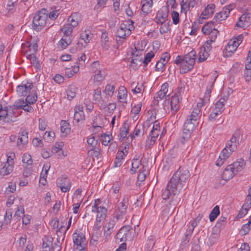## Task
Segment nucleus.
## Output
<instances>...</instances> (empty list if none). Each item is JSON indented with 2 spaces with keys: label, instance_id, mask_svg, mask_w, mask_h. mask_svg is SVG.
Instances as JSON below:
<instances>
[{
  "label": "nucleus",
  "instance_id": "1a4fd4ad",
  "mask_svg": "<svg viewBox=\"0 0 251 251\" xmlns=\"http://www.w3.org/2000/svg\"><path fill=\"white\" fill-rule=\"evenodd\" d=\"M168 92V84L167 83H164L161 89L157 92V96L154 97L153 102L154 104H158L159 100H162L164 99L166 100V97H169L170 94Z\"/></svg>",
  "mask_w": 251,
  "mask_h": 251
},
{
  "label": "nucleus",
  "instance_id": "7ed1b4c3",
  "mask_svg": "<svg viewBox=\"0 0 251 251\" xmlns=\"http://www.w3.org/2000/svg\"><path fill=\"white\" fill-rule=\"evenodd\" d=\"M48 11L46 9H42L36 13L33 19V28L36 31H40L45 27L48 20Z\"/></svg>",
  "mask_w": 251,
  "mask_h": 251
},
{
  "label": "nucleus",
  "instance_id": "cd10ccee",
  "mask_svg": "<svg viewBox=\"0 0 251 251\" xmlns=\"http://www.w3.org/2000/svg\"><path fill=\"white\" fill-rule=\"evenodd\" d=\"M125 151H121L117 152L116 157L114 161V167H120L122 165L124 157L125 156L127 153V151H126V148H125Z\"/></svg>",
  "mask_w": 251,
  "mask_h": 251
},
{
  "label": "nucleus",
  "instance_id": "f257e3e1",
  "mask_svg": "<svg viewBox=\"0 0 251 251\" xmlns=\"http://www.w3.org/2000/svg\"><path fill=\"white\" fill-rule=\"evenodd\" d=\"M190 176L189 171L183 167H180L175 173L162 194L163 200L170 199L162 210L163 214L168 215L173 213L181 200L176 194L185 186Z\"/></svg>",
  "mask_w": 251,
  "mask_h": 251
},
{
  "label": "nucleus",
  "instance_id": "f03ea898",
  "mask_svg": "<svg viewBox=\"0 0 251 251\" xmlns=\"http://www.w3.org/2000/svg\"><path fill=\"white\" fill-rule=\"evenodd\" d=\"M133 24L134 22L130 20L124 21L120 24L116 32L117 42L122 43L131 34V31L134 29Z\"/></svg>",
  "mask_w": 251,
  "mask_h": 251
},
{
  "label": "nucleus",
  "instance_id": "c03bdc74",
  "mask_svg": "<svg viewBox=\"0 0 251 251\" xmlns=\"http://www.w3.org/2000/svg\"><path fill=\"white\" fill-rule=\"evenodd\" d=\"M220 214V207L218 205L214 207L209 214V220L211 222L214 221Z\"/></svg>",
  "mask_w": 251,
  "mask_h": 251
},
{
  "label": "nucleus",
  "instance_id": "6ab92c4d",
  "mask_svg": "<svg viewBox=\"0 0 251 251\" xmlns=\"http://www.w3.org/2000/svg\"><path fill=\"white\" fill-rule=\"evenodd\" d=\"M115 221L111 219L105 224L104 226V235L106 238L109 237L111 234L115 230Z\"/></svg>",
  "mask_w": 251,
  "mask_h": 251
},
{
  "label": "nucleus",
  "instance_id": "0eeeda50",
  "mask_svg": "<svg viewBox=\"0 0 251 251\" xmlns=\"http://www.w3.org/2000/svg\"><path fill=\"white\" fill-rule=\"evenodd\" d=\"M93 83L97 86L100 85L104 80L107 75V72L104 68H100L99 70H94Z\"/></svg>",
  "mask_w": 251,
  "mask_h": 251
},
{
  "label": "nucleus",
  "instance_id": "680f3d73",
  "mask_svg": "<svg viewBox=\"0 0 251 251\" xmlns=\"http://www.w3.org/2000/svg\"><path fill=\"white\" fill-rule=\"evenodd\" d=\"M160 25H161V26L159 28V31H160V33L161 34L166 33L169 30H170L169 21H168L167 22L164 23L163 24H160Z\"/></svg>",
  "mask_w": 251,
  "mask_h": 251
},
{
  "label": "nucleus",
  "instance_id": "de8ad7c7",
  "mask_svg": "<svg viewBox=\"0 0 251 251\" xmlns=\"http://www.w3.org/2000/svg\"><path fill=\"white\" fill-rule=\"evenodd\" d=\"M72 26L68 24H65L62 28L61 30L63 33L64 37H70L69 36L72 34L73 29Z\"/></svg>",
  "mask_w": 251,
  "mask_h": 251
},
{
  "label": "nucleus",
  "instance_id": "412c9836",
  "mask_svg": "<svg viewBox=\"0 0 251 251\" xmlns=\"http://www.w3.org/2000/svg\"><path fill=\"white\" fill-rule=\"evenodd\" d=\"M245 164L246 163L244 160L240 159L234 162L233 164L229 165V166L235 173V174L237 175L244 168Z\"/></svg>",
  "mask_w": 251,
  "mask_h": 251
},
{
  "label": "nucleus",
  "instance_id": "4be33fe9",
  "mask_svg": "<svg viewBox=\"0 0 251 251\" xmlns=\"http://www.w3.org/2000/svg\"><path fill=\"white\" fill-rule=\"evenodd\" d=\"M250 16L247 13L243 14L239 18L236 25L239 27H246L249 25Z\"/></svg>",
  "mask_w": 251,
  "mask_h": 251
},
{
  "label": "nucleus",
  "instance_id": "bf43d9fd",
  "mask_svg": "<svg viewBox=\"0 0 251 251\" xmlns=\"http://www.w3.org/2000/svg\"><path fill=\"white\" fill-rule=\"evenodd\" d=\"M81 38L84 40H85V42H86L87 44L90 42V40L92 38V34L90 33H88L86 31H84L81 32L80 34Z\"/></svg>",
  "mask_w": 251,
  "mask_h": 251
},
{
  "label": "nucleus",
  "instance_id": "58836bf2",
  "mask_svg": "<svg viewBox=\"0 0 251 251\" xmlns=\"http://www.w3.org/2000/svg\"><path fill=\"white\" fill-rule=\"evenodd\" d=\"M198 124V122L192 120V119L187 118L184 124V127L185 129H188L193 131L195 128V126Z\"/></svg>",
  "mask_w": 251,
  "mask_h": 251
},
{
  "label": "nucleus",
  "instance_id": "f8f14e48",
  "mask_svg": "<svg viewBox=\"0 0 251 251\" xmlns=\"http://www.w3.org/2000/svg\"><path fill=\"white\" fill-rule=\"evenodd\" d=\"M239 45L240 43L238 42V41H236V39L229 40L225 49V55L226 56H230L236 50Z\"/></svg>",
  "mask_w": 251,
  "mask_h": 251
},
{
  "label": "nucleus",
  "instance_id": "052dcab7",
  "mask_svg": "<svg viewBox=\"0 0 251 251\" xmlns=\"http://www.w3.org/2000/svg\"><path fill=\"white\" fill-rule=\"evenodd\" d=\"M63 146L64 143L62 142L55 143L52 148V152L53 153H56L60 152V151L62 150Z\"/></svg>",
  "mask_w": 251,
  "mask_h": 251
},
{
  "label": "nucleus",
  "instance_id": "7c9ffc66",
  "mask_svg": "<svg viewBox=\"0 0 251 251\" xmlns=\"http://www.w3.org/2000/svg\"><path fill=\"white\" fill-rule=\"evenodd\" d=\"M77 89L74 84L70 85L66 91L67 98L71 100L75 97L77 93Z\"/></svg>",
  "mask_w": 251,
  "mask_h": 251
},
{
  "label": "nucleus",
  "instance_id": "2eb2a0df",
  "mask_svg": "<svg viewBox=\"0 0 251 251\" xmlns=\"http://www.w3.org/2000/svg\"><path fill=\"white\" fill-rule=\"evenodd\" d=\"M182 87H179L177 90V94L172 97L170 101L172 110L175 112L176 111L179 107V96L181 95V91Z\"/></svg>",
  "mask_w": 251,
  "mask_h": 251
},
{
  "label": "nucleus",
  "instance_id": "6e6552de",
  "mask_svg": "<svg viewBox=\"0 0 251 251\" xmlns=\"http://www.w3.org/2000/svg\"><path fill=\"white\" fill-rule=\"evenodd\" d=\"M73 242L76 248H85L86 240L83 233L77 231L73 234Z\"/></svg>",
  "mask_w": 251,
  "mask_h": 251
},
{
  "label": "nucleus",
  "instance_id": "5701e85b",
  "mask_svg": "<svg viewBox=\"0 0 251 251\" xmlns=\"http://www.w3.org/2000/svg\"><path fill=\"white\" fill-rule=\"evenodd\" d=\"M111 44L106 32H102L101 35V46L103 51H107Z\"/></svg>",
  "mask_w": 251,
  "mask_h": 251
},
{
  "label": "nucleus",
  "instance_id": "c756f323",
  "mask_svg": "<svg viewBox=\"0 0 251 251\" xmlns=\"http://www.w3.org/2000/svg\"><path fill=\"white\" fill-rule=\"evenodd\" d=\"M216 25H217L216 23L213 19L204 25L201 29V31L204 34H209L210 30H213L214 28H215Z\"/></svg>",
  "mask_w": 251,
  "mask_h": 251
},
{
  "label": "nucleus",
  "instance_id": "ea45409f",
  "mask_svg": "<svg viewBox=\"0 0 251 251\" xmlns=\"http://www.w3.org/2000/svg\"><path fill=\"white\" fill-rule=\"evenodd\" d=\"M213 86V82L210 83L206 88V90L204 96V98L203 100H201V102H203V104H204V103H205L206 101H208L209 100V98L210 97V94L212 90Z\"/></svg>",
  "mask_w": 251,
  "mask_h": 251
},
{
  "label": "nucleus",
  "instance_id": "13d9d810",
  "mask_svg": "<svg viewBox=\"0 0 251 251\" xmlns=\"http://www.w3.org/2000/svg\"><path fill=\"white\" fill-rule=\"evenodd\" d=\"M102 100L101 89L98 88L94 90L93 94V100L96 102H100Z\"/></svg>",
  "mask_w": 251,
  "mask_h": 251
},
{
  "label": "nucleus",
  "instance_id": "4468645a",
  "mask_svg": "<svg viewBox=\"0 0 251 251\" xmlns=\"http://www.w3.org/2000/svg\"><path fill=\"white\" fill-rule=\"evenodd\" d=\"M143 57L142 51L140 50L136 51L132 53V60L130 61V66L134 69L136 68L138 65L141 64Z\"/></svg>",
  "mask_w": 251,
  "mask_h": 251
},
{
  "label": "nucleus",
  "instance_id": "c85d7f7f",
  "mask_svg": "<svg viewBox=\"0 0 251 251\" xmlns=\"http://www.w3.org/2000/svg\"><path fill=\"white\" fill-rule=\"evenodd\" d=\"M228 11H225L223 9L217 14L216 16L213 19L217 24L220 22L225 20L228 16Z\"/></svg>",
  "mask_w": 251,
  "mask_h": 251
},
{
  "label": "nucleus",
  "instance_id": "a19ab883",
  "mask_svg": "<svg viewBox=\"0 0 251 251\" xmlns=\"http://www.w3.org/2000/svg\"><path fill=\"white\" fill-rule=\"evenodd\" d=\"M72 68H66L65 70V75L68 77H72L75 74L77 73L79 70L78 66L72 67Z\"/></svg>",
  "mask_w": 251,
  "mask_h": 251
},
{
  "label": "nucleus",
  "instance_id": "338daca9",
  "mask_svg": "<svg viewBox=\"0 0 251 251\" xmlns=\"http://www.w3.org/2000/svg\"><path fill=\"white\" fill-rule=\"evenodd\" d=\"M209 34H206L209 36L210 41L214 42L217 38V35L219 33V31L216 28H214V30H210Z\"/></svg>",
  "mask_w": 251,
  "mask_h": 251
},
{
  "label": "nucleus",
  "instance_id": "69168bd1",
  "mask_svg": "<svg viewBox=\"0 0 251 251\" xmlns=\"http://www.w3.org/2000/svg\"><path fill=\"white\" fill-rule=\"evenodd\" d=\"M10 115L8 113L7 110L6 109H2L1 108V110H0V120L2 118L7 119V121L10 120L12 122H13V120L12 118H10L9 117Z\"/></svg>",
  "mask_w": 251,
  "mask_h": 251
},
{
  "label": "nucleus",
  "instance_id": "8fccbe9b",
  "mask_svg": "<svg viewBox=\"0 0 251 251\" xmlns=\"http://www.w3.org/2000/svg\"><path fill=\"white\" fill-rule=\"evenodd\" d=\"M202 218V215L199 214L191 223V226H189L188 230L193 232L194 228L197 226L198 224Z\"/></svg>",
  "mask_w": 251,
  "mask_h": 251
},
{
  "label": "nucleus",
  "instance_id": "09e8293b",
  "mask_svg": "<svg viewBox=\"0 0 251 251\" xmlns=\"http://www.w3.org/2000/svg\"><path fill=\"white\" fill-rule=\"evenodd\" d=\"M28 58L29 59H30L31 64L37 70L40 69V64L39 63L38 58L36 57L32 54H28Z\"/></svg>",
  "mask_w": 251,
  "mask_h": 251
},
{
  "label": "nucleus",
  "instance_id": "4d7b16f0",
  "mask_svg": "<svg viewBox=\"0 0 251 251\" xmlns=\"http://www.w3.org/2000/svg\"><path fill=\"white\" fill-rule=\"evenodd\" d=\"M193 131L189 130L188 129H185L184 127L183 129V132L182 135V141L181 142L184 143V141H187L190 137Z\"/></svg>",
  "mask_w": 251,
  "mask_h": 251
},
{
  "label": "nucleus",
  "instance_id": "f3484780",
  "mask_svg": "<svg viewBox=\"0 0 251 251\" xmlns=\"http://www.w3.org/2000/svg\"><path fill=\"white\" fill-rule=\"evenodd\" d=\"M244 77L247 81H249L251 77V47L246 58Z\"/></svg>",
  "mask_w": 251,
  "mask_h": 251
},
{
  "label": "nucleus",
  "instance_id": "aec40b11",
  "mask_svg": "<svg viewBox=\"0 0 251 251\" xmlns=\"http://www.w3.org/2000/svg\"><path fill=\"white\" fill-rule=\"evenodd\" d=\"M228 150V148L226 147L222 150L219 158L216 161V164L217 166H221L226 160L230 155L232 151H229Z\"/></svg>",
  "mask_w": 251,
  "mask_h": 251
},
{
  "label": "nucleus",
  "instance_id": "774afa93",
  "mask_svg": "<svg viewBox=\"0 0 251 251\" xmlns=\"http://www.w3.org/2000/svg\"><path fill=\"white\" fill-rule=\"evenodd\" d=\"M112 139L111 135L104 134L101 137L102 144L104 146H108Z\"/></svg>",
  "mask_w": 251,
  "mask_h": 251
},
{
  "label": "nucleus",
  "instance_id": "864d4df0",
  "mask_svg": "<svg viewBox=\"0 0 251 251\" xmlns=\"http://www.w3.org/2000/svg\"><path fill=\"white\" fill-rule=\"evenodd\" d=\"M87 142L88 145L92 147L91 151H93L95 149V148L96 147L98 144V140H96L95 137L93 135H91L88 137L87 140Z\"/></svg>",
  "mask_w": 251,
  "mask_h": 251
},
{
  "label": "nucleus",
  "instance_id": "49530a36",
  "mask_svg": "<svg viewBox=\"0 0 251 251\" xmlns=\"http://www.w3.org/2000/svg\"><path fill=\"white\" fill-rule=\"evenodd\" d=\"M52 245V238L50 239L45 238L43 239L42 247L44 251H50V247Z\"/></svg>",
  "mask_w": 251,
  "mask_h": 251
},
{
  "label": "nucleus",
  "instance_id": "2f4dec72",
  "mask_svg": "<svg viewBox=\"0 0 251 251\" xmlns=\"http://www.w3.org/2000/svg\"><path fill=\"white\" fill-rule=\"evenodd\" d=\"M14 165L4 163L3 166L0 170V175L5 176L9 175L13 170Z\"/></svg>",
  "mask_w": 251,
  "mask_h": 251
},
{
  "label": "nucleus",
  "instance_id": "5fc2aeb1",
  "mask_svg": "<svg viewBox=\"0 0 251 251\" xmlns=\"http://www.w3.org/2000/svg\"><path fill=\"white\" fill-rule=\"evenodd\" d=\"M181 7V11L186 13L191 7V0H182Z\"/></svg>",
  "mask_w": 251,
  "mask_h": 251
},
{
  "label": "nucleus",
  "instance_id": "3c124183",
  "mask_svg": "<svg viewBox=\"0 0 251 251\" xmlns=\"http://www.w3.org/2000/svg\"><path fill=\"white\" fill-rule=\"evenodd\" d=\"M26 241V236L24 235V236H21L18 238V240L16 242L15 244L19 250H22L25 242Z\"/></svg>",
  "mask_w": 251,
  "mask_h": 251
},
{
  "label": "nucleus",
  "instance_id": "423d86ee",
  "mask_svg": "<svg viewBox=\"0 0 251 251\" xmlns=\"http://www.w3.org/2000/svg\"><path fill=\"white\" fill-rule=\"evenodd\" d=\"M128 203L124 198L122 201L118 203L115 211V217L117 220L122 219L126 213Z\"/></svg>",
  "mask_w": 251,
  "mask_h": 251
},
{
  "label": "nucleus",
  "instance_id": "bb28decb",
  "mask_svg": "<svg viewBox=\"0 0 251 251\" xmlns=\"http://www.w3.org/2000/svg\"><path fill=\"white\" fill-rule=\"evenodd\" d=\"M215 6L214 4H208L203 10L201 15L202 18L207 19L211 16L214 12Z\"/></svg>",
  "mask_w": 251,
  "mask_h": 251
},
{
  "label": "nucleus",
  "instance_id": "9d476101",
  "mask_svg": "<svg viewBox=\"0 0 251 251\" xmlns=\"http://www.w3.org/2000/svg\"><path fill=\"white\" fill-rule=\"evenodd\" d=\"M240 138V133L239 132H235L230 139L228 141L226 144V147L228 148L231 151H234L238 145V140Z\"/></svg>",
  "mask_w": 251,
  "mask_h": 251
},
{
  "label": "nucleus",
  "instance_id": "dca6fc26",
  "mask_svg": "<svg viewBox=\"0 0 251 251\" xmlns=\"http://www.w3.org/2000/svg\"><path fill=\"white\" fill-rule=\"evenodd\" d=\"M142 8L141 15L142 16H145L151 12V7L153 2L151 0H142Z\"/></svg>",
  "mask_w": 251,
  "mask_h": 251
},
{
  "label": "nucleus",
  "instance_id": "f704fd0d",
  "mask_svg": "<svg viewBox=\"0 0 251 251\" xmlns=\"http://www.w3.org/2000/svg\"><path fill=\"white\" fill-rule=\"evenodd\" d=\"M141 164V160L140 156H138V158H134L132 163V167L130 171L131 174H133L135 173Z\"/></svg>",
  "mask_w": 251,
  "mask_h": 251
},
{
  "label": "nucleus",
  "instance_id": "a878e982",
  "mask_svg": "<svg viewBox=\"0 0 251 251\" xmlns=\"http://www.w3.org/2000/svg\"><path fill=\"white\" fill-rule=\"evenodd\" d=\"M203 105V102H198L196 106L194 108L191 115L189 116L187 118L192 119V120L197 122L198 119L200 116V107Z\"/></svg>",
  "mask_w": 251,
  "mask_h": 251
},
{
  "label": "nucleus",
  "instance_id": "a18cd8bd",
  "mask_svg": "<svg viewBox=\"0 0 251 251\" xmlns=\"http://www.w3.org/2000/svg\"><path fill=\"white\" fill-rule=\"evenodd\" d=\"M98 209L97 219L103 220L106 216L107 209L103 206H100Z\"/></svg>",
  "mask_w": 251,
  "mask_h": 251
},
{
  "label": "nucleus",
  "instance_id": "20e7f679",
  "mask_svg": "<svg viewBox=\"0 0 251 251\" xmlns=\"http://www.w3.org/2000/svg\"><path fill=\"white\" fill-rule=\"evenodd\" d=\"M196 53L192 50L183 56V61L181 64L180 73L185 74L190 71L193 68L195 62Z\"/></svg>",
  "mask_w": 251,
  "mask_h": 251
},
{
  "label": "nucleus",
  "instance_id": "37998d69",
  "mask_svg": "<svg viewBox=\"0 0 251 251\" xmlns=\"http://www.w3.org/2000/svg\"><path fill=\"white\" fill-rule=\"evenodd\" d=\"M77 15L76 14H72L68 19L69 25L71 26L73 29L76 26L78 25V21L76 18Z\"/></svg>",
  "mask_w": 251,
  "mask_h": 251
},
{
  "label": "nucleus",
  "instance_id": "b1692460",
  "mask_svg": "<svg viewBox=\"0 0 251 251\" xmlns=\"http://www.w3.org/2000/svg\"><path fill=\"white\" fill-rule=\"evenodd\" d=\"M228 99V95H225L223 97H221L216 103L215 107L214 108L218 110L219 113H222L225 110L224 106Z\"/></svg>",
  "mask_w": 251,
  "mask_h": 251
},
{
  "label": "nucleus",
  "instance_id": "e433bc0d",
  "mask_svg": "<svg viewBox=\"0 0 251 251\" xmlns=\"http://www.w3.org/2000/svg\"><path fill=\"white\" fill-rule=\"evenodd\" d=\"M71 42L72 41L70 37L63 36L62 39L58 42V46L60 48L64 49H66L68 45L71 44Z\"/></svg>",
  "mask_w": 251,
  "mask_h": 251
},
{
  "label": "nucleus",
  "instance_id": "6e6d98bb",
  "mask_svg": "<svg viewBox=\"0 0 251 251\" xmlns=\"http://www.w3.org/2000/svg\"><path fill=\"white\" fill-rule=\"evenodd\" d=\"M37 99V95L34 92H32L30 95H28L25 99L26 101L30 104H33Z\"/></svg>",
  "mask_w": 251,
  "mask_h": 251
},
{
  "label": "nucleus",
  "instance_id": "e2e57ef3",
  "mask_svg": "<svg viewBox=\"0 0 251 251\" xmlns=\"http://www.w3.org/2000/svg\"><path fill=\"white\" fill-rule=\"evenodd\" d=\"M115 87L114 85H111L110 84H107L105 88L104 93L110 96L111 97L115 91Z\"/></svg>",
  "mask_w": 251,
  "mask_h": 251
},
{
  "label": "nucleus",
  "instance_id": "9b49d317",
  "mask_svg": "<svg viewBox=\"0 0 251 251\" xmlns=\"http://www.w3.org/2000/svg\"><path fill=\"white\" fill-rule=\"evenodd\" d=\"M57 185L58 186L62 192H67L69 191L71 188V183L70 180L65 176H62L57 180Z\"/></svg>",
  "mask_w": 251,
  "mask_h": 251
},
{
  "label": "nucleus",
  "instance_id": "393cba45",
  "mask_svg": "<svg viewBox=\"0 0 251 251\" xmlns=\"http://www.w3.org/2000/svg\"><path fill=\"white\" fill-rule=\"evenodd\" d=\"M236 175L232 171L229 165H228L224 170L222 175V179L225 182L232 178L234 176Z\"/></svg>",
  "mask_w": 251,
  "mask_h": 251
},
{
  "label": "nucleus",
  "instance_id": "603ef678",
  "mask_svg": "<svg viewBox=\"0 0 251 251\" xmlns=\"http://www.w3.org/2000/svg\"><path fill=\"white\" fill-rule=\"evenodd\" d=\"M251 228V220L247 224L244 225L240 230V233L242 235L247 234Z\"/></svg>",
  "mask_w": 251,
  "mask_h": 251
},
{
  "label": "nucleus",
  "instance_id": "473e14b6",
  "mask_svg": "<svg viewBox=\"0 0 251 251\" xmlns=\"http://www.w3.org/2000/svg\"><path fill=\"white\" fill-rule=\"evenodd\" d=\"M155 243V237L152 235L148 237L145 245V250L146 251H151Z\"/></svg>",
  "mask_w": 251,
  "mask_h": 251
},
{
  "label": "nucleus",
  "instance_id": "4c0bfd02",
  "mask_svg": "<svg viewBox=\"0 0 251 251\" xmlns=\"http://www.w3.org/2000/svg\"><path fill=\"white\" fill-rule=\"evenodd\" d=\"M127 97V91L125 87H120L119 89L118 99L121 102H125Z\"/></svg>",
  "mask_w": 251,
  "mask_h": 251
},
{
  "label": "nucleus",
  "instance_id": "c9c22d12",
  "mask_svg": "<svg viewBox=\"0 0 251 251\" xmlns=\"http://www.w3.org/2000/svg\"><path fill=\"white\" fill-rule=\"evenodd\" d=\"M192 232H193L191 231V230H187L185 234L184 237L182 239L181 243L180 244L181 247L185 248L188 245L191 239Z\"/></svg>",
  "mask_w": 251,
  "mask_h": 251
},
{
  "label": "nucleus",
  "instance_id": "72a5a7b5",
  "mask_svg": "<svg viewBox=\"0 0 251 251\" xmlns=\"http://www.w3.org/2000/svg\"><path fill=\"white\" fill-rule=\"evenodd\" d=\"M168 14L164 13L163 11H159L157 13L155 22L158 24H163L164 23L167 22L166 19Z\"/></svg>",
  "mask_w": 251,
  "mask_h": 251
},
{
  "label": "nucleus",
  "instance_id": "a211bd4d",
  "mask_svg": "<svg viewBox=\"0 0 251 251\" xmlns=\"http://www.w3.org/2000/svg\"><path fill=\"white\" fill-rule=\"evenodd\" d=\"M28 141L27 132L25 130L21 131L19 134L17 144L20 148H23L26 145Z\"/></svg>",
  "mask_w": 251,
  "mask_h": 251
},
{
  "label": "nucleus",
  "instance_id": "ddd939ff",
  "mask_svg": "<svg viewBox=\"0 0 251 251\" xmlns=\"http://www.w3.org/2000/svg\"><path fill=\"white\" fill-rule=\"evenodd\" d=\"M33 87L32 83H27L26 84L22 83L17 87V93L20 97L26 96Z\"/></svg>",
  "mask_w": 251,
  "mask_h": 251
},
{
  "label": "nucleus",
  "instance_id": "79ce46f5",
  "mask_svg": "<svg viewBox=\"0 0 251 251\" xmlns=\"http://www.w3.org/2000/svg\"><path fill=\"white\" fill-rule=\"evenodd\" d=\"M209 55V51L206 50L205 48H201L200 50L199 53V62H203L207 59Z\"/></svg>",
  "mask_w": 251,
  "mask_h": 251
},
{
  "label": "nucleus",
  "instance_id": "0e129e2a",
  "mask_svg": "<svg viewBox=\"0 0 251 251\" xmlns=\"http://www.w3.org/2000/svg\"><path fill=\"white\" fill-rule=\"evenodd\" d=\"M131 87H132V91L134 94H138L142 92V91L144 90V87L143 86V84L142 83H138L136 86L134 87L133 84L132 85Z\"/></svg>",
  "mask_w": 251,
  "mask_h": 251
},
{
  "label": "nucleus",
  "instance_id": "39448f33",
  "mask_svg": "<svg viewBox=\"0 0 251 251\" xmlns=\"http://www.w3.org/2000/svg\"><path fill=\"white\" fill-rule=\"evenodd\" d=\"M131 229L132 228L129 226H123L117 233L116 239L120 240V242L131 240Z\"/></svg>",
  "mask_w": 251,
  "mask_h": 251
}]
</instances>
